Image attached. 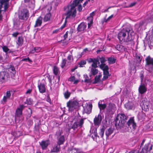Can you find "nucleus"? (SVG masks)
<instances>
[{"mask_svg":"<svg viewBox=\"0 0 153 153\" xmlns=\"http://www.w3.org/2000/svg\"><path fill=\"white\" fill-rule=\"evenodd\" d=\"M145 22V20H142L139 23V27H142V26L144 24Z\"/></svg>","mask_w":153,"mask_h":153,"instance_id":"46","label":"nucleus"},{"mask_svg":"<svg viewBox=\"0 0 153 153\" xmlns=\"http://www.w3.org/2000/svg\"><path fill=\"white\" fill-rule=\"evenodd\" d=\"M146 67L148 69V70L150 73H153V65Z\"/></svg>","mask_w":153,"mask_h":153,"instance_id":"33","label":"nucleus"},{"mask_svg":"<svg viewBox=\"0 0 153 153\" xmlns=\"http://www.w3.org/2000/svg\"><path fill=\"white\" fill-rule=\"evenodd\" d=\"M76 152L77 151L75 148H72L68 151V153H76Z\"/></svg>","mask_w":153,"mask_h":153,"instance_id":"35","label":"nucleus"},{"mask_svg":"<svg viewBox=\"0 0 153 153\" xmlns=\"http://www.w3.org/2000/svg\"><path fill=\"white\" fill-rule=\"evenodd\" d=\"M95 59H93L92 58H90L88 60V62L89 63L93 62L94 61Z\"/></svg>","mask_w":153,"mask_h":153,"instance_id":"61","label":"nucleus"},{"mask_svg":"<svg viewBox=\"0 0 153 153\" xmlns=\"http://www.w3.org/2000/svg\"><path fill=\"white\" fill-rule=\"evenodd\" d=\"M130 152L132 153H139V151L136 150H133Z\"/></svg>","mask_w":153,"mask_h":153,"instance_id":"62","label":"nucleus"},{"mask_svg":"<svg viewBox=\"0 0 153 153\" xmlns=\"http://www.w3.org/2000/svg\"><path fill=\"white\" fill-rule=\"evenodd\" d=\"M65 140L64 137L63 135L60 136L58 138V144L59 145L62 144Z\"/></svg>","mask_w":153,"mask_h":153,"instance_id":"23","label":"nucleus"},{"mask_svg":"<svg viewBox=\"0 0 153 153\" xmlns=\"http://www.w3.org/2000/svg\"><path fill=\"white\" fill-rule=\"evenodd\" d=\"M75 76H73L70 77L69 79L68 80L69 81H71V82H73V81L75 80Z\"/></svg>","mask_w":153,"mask_h":153,"instance_id":"53","label":"nucleus"},{"mask_svg":"<svg viewBox=\"0 0 153 153\" xmlns=\"http://www.w3.org/2000/svg\"><path fill=\"white\" fill-rule=\"evenodd\" d=\"M99 106V108L100 109V111H101L102 110H103L105 108L106 106Z\"/></svg>","mask_w":153,"mask_h":153,"instance_id":"56","label":"nucleus"},{"mask_svg":"<svg viewBox=\"0 0 153 153\" xmlns=\"http://www.w3.org/2000/svg\"><path fill=\"white\" fill-rule=\"evenodd\" d=\"M9 70L11 71V72H13V74L15 73V68L13 66H11L9 68Z\"/></svg>","mask_w":153,"mask_h":153,"instance_id":"47","label":"nucleus"},{"mask_svg":"<svg viewBox=\"0 0 153 153\" xmlns=\"http://www.w3.org/2000/svg\"><path fill=\"white\" fill-rule=\"evenodd\" d=\"M58 70L57 67L56 66H54L53 68V71L54 74L55 75H56L58 73Z\"/></svg>","mask_w":153,"mask_h":153,"instance_id":"40","label":"nucleus"},{"mask_svg":"<svg viewBox=\"0 0 153 153\" xmlns=\"http://www.w3.org/2000/svg\"><path fill=\"white\" fill-rule=\"evenodd\" d=\"M147 89L144 84H142L138 88V91L140 94H143L145 93Z\"/></svg>","mask_w":153,"mask_h":153,"instance_id":"13","label":"nucleus"},{"mask_svg":"<svg viewBox=\"0 0 153 153\" xmlns=\"http://www.w3.org/2000/svg\"><path fill=\"white\" fill-rule=\"evenodd\" d=\"M4 5V11H5L8 8V4L7 3H5Z\"/></svg>","mask_w":153,"mask_h":153,"instance_id":"48","label":"nucleus"},{"mask_svg":"<svg viewBox=\"0 0 153 153\" xmlns=\"http://www.w3.org/2000/svg\"><path fill=\"white\" fill-rule=\"evenodd\" d=\"M93 23V20L92 19H91L90 23H88V27L89 28L92 25V24Z\"/></svg>","mask_w":153,"mask_h":153,"instance_id":"64","label":"nucleus"},{"mask_svg":"<svg viewBox=\"0 0 153 153\" xmlns=\"http://www.w3.org/2000/svg\"><path fill=\"white\" fill-rule=\"evenodd\" d=\"M104 76L103 78V80H104L107 79L109 76L111 75L108 71H105L103 72Z\"/></svg>","mask_w":153,"mask_h":153,"instance_id":"24","label":"nucleus"},{"mask_svg":"<svg viewBox=\"0 0 153 153\" xmlns=\"http://www.w3.org/2000/svg\"><path fill=\"white\" fill-rule=\"evenodd\" d=\"M67 107H68V110L70 111L74 110L75 108L74 106H67Z\"/></svg>","mask_w":153,"mask_h":153,"instance_id":"52","label":"nucleus"},{"mask_svg":"<svg viewBox=\"0 0 153 153\" xmlns=\"http://www.w3.org/2000/svg\"><path fill=\"white\" fill-rule=\"evenodd\" d=\"M141 108L142 110L145 111H148L149 109L148 106H142Z\"/></svg>","mask_w":153,"mask_h":153,"instance_id":"38","label":"nucleus"},{"mask_svg":"<svg viewBox=\"0 0 153 153\" xmlns=\"http://www.w3.org/2000/svg\"><path fill=\"white\" fill-rule=\"evenodd\" d=\"M113 132V129L111 128H109L105 132V134L107 137H108Z\"/></svg>","mask_w":153,"mask_h":153,"instance_id":"26","label":"nucleus"},{"mask_svg":"<svg viewBox=\"0 0 153 153\" xmlns=\"http://www.w3.org/2000/svg\"><path fill=\"white\" fill-rule=\"evenodd\" d=\"M144 72L143 71H142L140 74V77L141 79V82H142L143 80L144 75Z\"/></svg>","mask_w":153,"mask_h":153,"instance_id":"39","label":"nucleus"},{"mask_svg":"<svg viewBox=\"0 0 153 153\" xmlns=\"http://www.w3.org/2000/svg\"><path fill=\"white\" fill-rule=\"evenodd\" d=\"M110 64H113L115 62L116 59L113 57H110L108 59Z\"/></svg>","mask_w":153,"mask_h":153,"instance_id":"32","label":"nucleus"},{"mask_svg":"<svg viewBox=\"0 0 153 153\" xmlns=\"http://www.w3.org/2000/svg\"><path fill=\"white\" fill-rule=\"evenodd\" d=\"M101 76L102 75L101 74H100L98 76H96L95 78V80L93 83L94 84H95L98 82L99 81L100 79Z\"/></svg>","mask_w":153,"mask_h":153,"instance_id":"27","label":"nucleus"},{"mask_svg":"<svg viewBox=\"0 0 153 153\" xmlns=\"http://www.w3.org/2000/svg\"><path fill=\"white\" fill-rule=\"evenodd\" d=\"M25 103L27 105H32L33 104V101L31 98L27 99L26 101L25 102Z\"/></svg>","mask_w":153,"mask_h":153,"instance_id":"30","label":"nucleus"},{"mask_svg":"<svg viewBox=\"0 0 153 153\" xmlns=\"http://www.w3.org/2000/svg\"><path fill=\"white\" fill-rule=\"evenodd\" d=\"M125 107L128 110L132 109L133 108V106H125Z\"/></svg>","mask_w":153,"mask_h":153,"instance_id":"50","label":"nucleus"},{"mask_svg":"<svg viewBox=\"0 0 153 153\" xmlns=\"http://www.w3.org/2000/svg\"><path fill=\"white\" fill-rule=\"evenodd\" d=\"M3 51L5 52H7L8 51L9 49L6 46H4L2 47Z\"/></svg>","mask_w":153,"mask_h":153,"instance_id":"42","label":"nucleus"},{"mask_svg":"<svg viewBox=\"0 0 153 153\" xmlns=\"http://www.w3.org/2000/svg\"><path fill=\"white\" fill-rule=\"evenodd\" d=\"M84 122V119H79L77 121L73 123L70 128H69V130H70L71 128H72L74 130H75L78 128H81L82 127Z\"/></svg>","mask_w":153,"mask_h":153,"instance_id":"4","label":"nucleus"},{"mask_svg":"<svg viewBox=\"0 0 153 153\" xmlns=\"http://www.w3.org/2000/svg\"><path fill=\"white\" fill-rule=\"evenodd\" d=\"M51 16V14L49 13L46 14L44 18V21H47L50 20V17Z\"/></svg>","mask_w":153,"mask_h":153,"instance_id":"28","label":"nucleus"},{"mask_svg":"<svg viewBox=\"0 0 153 153\" xmlns=\"http://www.w3.org/2000/svg\"><path fill=\"white\" fill-rule=\"evenodd\" d=\"M83 0H74L73 1V3L71 4V5L69 6V11L68 13V17L71 15L70 13H71V16L73 17H74L76 15V7L79 4L80 2H82Z\"/></svg>","mask_w":153,"mask_h":153,"instance_id":"3","label":"nucleus"},{"mask_svg":"<svg viewBox=\"0 0 153 153\" xmlns=\"http://www.w3.org/2000/svg\"><path fill=\"white\" fill-rule=\"evenodd\" d=\"M69 32L68 31H67L66 33L64 35V37L65 39L68 36V35Z\"/></svg>","mask_w":153,"mask_h":153,"instance_id":"63","label":"nucleus"},{"mask_svg":"<svg viewBox=\"0 0 153 153\" xmlns=\"http://www.w3.org/2000/svg\"><path fill=\"white\" fill-rule=\"evenodd\" d=\"M66 63V61L65 59H64L62 60V65H61V67L62 68H63L65 66V65Z\"/></svg>","mask_w":153,"mask_h":153,"instance_id":"43","label":"nucleus"},{"mask_svg":"<svg viewBox=\"0 0 153 153\" xmlns=\"http://www.w3.org/2000/svg\"><path fill=\"white\" fill-rule=\"evenodd\" d=\"M23 39L22 36H19L18 37V42L17 44L19 45H22L23 44Z\"/></svg>","mask_w":153,"mask_h":153,"instance_id":"29","label":"nucleus"},{"mask_svg":"<svg viewBox=\"0 0 153 153\" xmlns=\"http://www.w3.org/2000/svg\"><path fill=\"white\" fill-rule=\"evenodd\" d=\"M9 0H1V3L2 4H3L5 3H7Z\"/></svg>","mask_w":153,"mask_h":153,"instance_id":"58","label":"nucleus"},{"mask_svg":"<svg viewBox=\"0 0 153 153\" xmlns=\"http://www.w3.org/2000/svg\"><path fill=\"white\" fill-rule=\"evenodd\" d=\"M79 104L77 101L76 100H70L67 103V105H77Z\"/></svg>","mask_w":153,"mask_h":153,"instance_id":"21","label":"nucleus"},{"mask_svg":"<svg viewBox=\"0 0 153 153\" xmlns=\"http://www.w3.org/2000/svg\"><path fill=\"white\" fill-rule=\"evenodd\" d=\"M98 67V66L97 65V64L94 61L91 64V67H90V68H96Z\"/></svg>","mask_w":153,"mask_h":153,"instance_id":"41","label":"nucleus"},{"mask_svg":"<svg viewBox=\"0 0 153 153\" xmlns=\"http://www.w3.org/2000/svg\"><path fill=\"white\" fill-rule=\"evenodd\" d=\"M100 67L103 70V72L105 71H108V66L106 65L105 64H101L100 65Z\"/></svg>","mask_w":153,"mask_h":153,"instance_id":"22","label":"nucleus"},{"mask_svg":"<svg viewBox=\"0 0 153 153\" xmlns=\"http://www.w3.org/2000/svg\"><path fill=\"white\" fill-rule=\"evenodd\" d=\"M11 94L10 91H7L6 93V95L4 96L2 100H1L2 104H4L7 102V100L10 99Z\"/></svg>","mask_w":153,"mask_h":153,"instance_id":"11","label":"nucleus"},{"mask_svg":"<svg viewBox=\"0 0 153 153\" xmlns=\"http://www.w3.org/2000/svg\"><path fill=\"white\" fill-rule=\"evenodd\" d=\"M86 63V62L85 60H82L79 63V65L80 67H82L83 65H85Z\"/></svg>","mask_w":153,"mask_h":153,"instance_id":"37","label":"nucleus"},{"mask_svg":"<svg viewBox=\"0 0 153 153\" xmlns=\"http://www.w3.org/2000/svg\"><path fill=\"white\" fill-rule=\"evenodd\" d=\"M86 27V25L84 22H82L78 26L77 30L78 32H82L85 30Z\"/></svg>","mask_w":153,"mask_h":153,"instance_id":"14","label":"nucleus"},{"mask_svg":"<svg viewBox=\"0 0 153 153\" xmlns=\"http://www.w3.org/2000/svg\"><path fill=\"white\" fill-rule=\"evenodd\" d=\"M71 5V4L70 5H68L67 6V8H68V11H67V12H66V13H65V15L66 16V17L65 18V23H64V25L61 26V29H62L63 28H64L65 26L66 25V22H67V19H68L69 18H71H71H74L75 17L76 15L74 16V17H73L71 15H70V16L68 17V11H69V6H70ZM71 13H70V14L71 15Z\"/></svg>","mask_w":153,"mask_h":153,"instance_id":"15","label":"nucleus"},{"mask_svg":"<svg viewBox=\"0 0 153 153\" xmlns=\"http://www.w3.org/2000/svg\"><path fill=\"white\" fill-rule=\"evenodd\" d=\"M88 51V50L87 48H85L83 50V51L81 53L82 55H80L81 56L82 55H84L85 53L87 52V51Z\"/></svg>","mask_w":153,"mask_h":153,"instance_id":"54","label":"nucleus"},{"mask_svg":"<svg viewBox=\"0 0 153 153\" xmlns=\"http://www.w3.org/2000/svg\"><path fill=\"white\" fill-rule=\"evenodd\" d=\"M70 94L71 93L67 91L64 94L65 97L66 99H68L70 97Z\"/></svg>","mask_w":153,"mask_h":153,"instance_id":"36","label":"nucleus"},{"mask_svg":"<svg viewBox=\"0 0 153 153\" xmlns=\"http://www.w3.org/2000/svg\"><path fill=\"white\" fill-rule=\"evenodd\" d=\"M9 78L8 74L5 71L0 72V84H2L7 82Z\"/></svg>","mask_w":153,"mask_h":153,"instance_id":"5","label":"nucleus"},{"mask_svg":"<svg viewBox=\"0 0 153 153\" xmlns=\"http://www.w3.org/2000/svg\"><path fill=\"white\" fill-rule=\"evenodd\" d=\"M105 131V128L103 127L102 128L100 129V131L99 133V134L100 136L102 138L104 134Z\"/></svg>","mask_w":153,"mask_h":153,"instance_id":"31","label":"nucleus"},{"mask_svg":"<svg viewBox=\"0 0 153 153\" xmlns=\"http://www.w3.org/2000/svg\"><path fill=\"white\" fill-rule=\"evenodd\" d=\"M135 33L131 28H123L119 33L118 38L120 42H133Z\"/></svg>","mask_w":153,"mask_h":153,"instance_id":"1","label":"nucleus"},{"mask_svg":"<svg viewBox=\"0 0 153 153\" xmlns=\"http://www.w3.org/2000/svg\"><path fill=\"white\" fill-rule=\"evenodd\" d=\"M25 107L24 106H20L18 107L16 110L15 116L17 117H20L22 114V111Z\"/></svg>","mask_w":153,"mask_h":153,"instance_id":"9","label":"nucleus"},{"mask_svg":"<svg viewBox=\"0 0 153 153\" xmlns=\"http://www.w3.org/2000/svg\"><path fill=\"white\" fill-rule=\"evenodd\" d=\"M83 106L85 113L89 114L91 112L92 106Z\"/></svg>","mask_w":153,"mask_h":153,"instance_id":"18","label":"nucleus"},{"mask_svg":"<svg viewBox=\"0 0 153 153\" xmlns=\"http://www.w3.org/2000/svg\"><path fill=\"white\" fill-rule=\"evenodd\" d=\"M99 60L101 63V64H104V63L105 62V58L103 57H102L101 58H99Z\"/></svg>","mask_w":153,"mask_h":153,"instance_id":"44","label":"nucleus"},{"mask_svg":"<svg viewBox=\"0 0 153 153\" xmlns=\"http://www.w3.org/2000/svg\"><path fill=\"white\" fill-rule=\"evenodd\" d=\"M100 60H99V59H94V61L97 64V65H99L100 66Z\"/></svg>","mask_w":153,"mask_h":153,"instance_id":"57","label":"nucleus"},{"mask_svg":"<svg viewBox=\"0 0 153 153\" xmlns=\"http://www.w3.org/2000/svg\"><path fill=\"white\" fill-rule=\"evenodd\" d=\"M84 77L85 78V82L86 83H91V79H89L87 75H84Z\"/></svg>","mask_w":153,"mask_h":153,"instance_id":"34","label":"nucleus"},{"mask_svg":"<svg viewBox=\"0 0 153 153\" xmlns=\"http://www.w3.org/2000/svg\"><path fill=\"white\" fill-rule=\"evenodd\" d=\"M60 148V145H57L55 146L51 150V152H57L59 151Z\"/></svg>","mask_w":153,"mask_h":153,"instance_id":"25","label":"nucleus"},{"mask_svg":"<svg viewBox=\"0 0 153 153\" xmlns=\"http://www.w3.org/2000/svg\"><path fill=\"white\" fill-rule=\"evenodd\" d=\"M152 146V145L149 143L146 144L142 149V153H149V151H151Z\"/></svg>","mask_w":153,"mask_h":153,"instance_id":"7","label":"nucleus"},{"mask_svg":"<svg viewBox=\"0 0 153 153\" xmlns=\"http://www.w3.org/2000/svg\"><path fill=\"white\" fill-rule=\"evenodd\" d=\"M50 143L49 141L48 140L42 141L41 142L39 143L40 145L43 150L46 149Z\"/></svg>","mask_w":153,"mask_h":153,"instance_id":"10","label":"nucleus"},{"mask_svg":"<svg viewBox=\"0 0 153 153\" xmlns=\"http://www.w3.org/2000/svg\"><path fill=\"white\" fill-rule=\"evenodd\" d=\"M82 5L81 4L79 5L78 6V10L79 12H80L82 11Z\"/></svg>","mask_w":153,"mask_h":153,"instance_id":"59","label":"nucleus"},{"mask_svg":"<svg viewBox=\"0 0 153 153\" xmlns=\"http://www.w3.org/2000/svg\"><path fill=\"white\" fill-rule=\"evenodd\" d=\"M62 133V131L59 130L58 131L56 132L55 135L57 137L60 136L61 135Z\"/></svg>","mask_w":153,"mask_h":153,"instance_id":"49","label":"nucleus"},{"mask_svg":"<svg viewBox=\"0 0 153 153\" xmlns=\"http://www.w3.org/2000/svg\"><path fill=\"white\" fill-rule=\"evenodd\" d=\"M113 15H111L109 17H108L107 19H106L105 20V22H107L109 20L111 19L113 17Z\"/></svg>","mask_w":153,"mask_h":153,"instance_id":"60","label":"nucleus"},{"mask_svg":"<svg viewBox=\"0 0 153 153\" xmlns=\"http://www.w3.org/2000/svg\"><path fill=\"white\" fill-rule=\"evenodd\" d=\"M34 49L35 52L37 53L39 52L41 50V48L40 47H35Z\"/></svg>","mask_w":153,"mask_h":153,"instance_id":"51","label":"nucleus"},{"mask_svg":"<svg viewBox=\"0 0 153 153\" xmlns=\"http://www.w3.org/2000/svg\"><path fill=\"white\" fill-rule=\"evenodd\" d=\"M38 87L40 93H43L45 92L46 88L44 84L40 83L38 85Z\"/></svg>","mask_w":153,"mask_h":153,"instance_id":"16","label":"nucleus"},{"mask_svg":"<svg viewBox=\"0 0 153 153\" xmlns=\"http://www.w3.org/2000/svg\"><path fill=\"white\" fill-rule=\"evenodd\" d=\"M136 57L138 62L139 63H140L142 59V58L140 56L137 55Z\"/></svg>","mask_w":153,"mask_h":153,"instance_id":"45","label":"nucleus"},{"mask_svg":"<svg viewBox=\"0 0 153 153\" xmlns=\"http://www.w3.org/2000/svg\"><path fill=\"white\" fill-rule=\"evenodd\" d=\"M128 126L130 128H135L136 127V124L134 122V120L133 118H131L128 120L127 123Z\"/></svg>","mask_w":153,"mask_h":153,"instance_id":"12","label":"nucleus"},{"mask_svg":"<svg viewBox=\"0 0 153 153\" xmlns=\"http://www.w3.org/2000/svg\"><path fill=\"white\" fill-rule=\"evenodd\" d=\"M146 67H147L149 65H153V59L149 56L146 59Z\"/></svg>","mask_w":153,"mask_h":153,"instance_id":"17","label":"nucleus"},{"mask_svg":"<svg viewBox=\"0 0 153 153\" xmlns=\"http://www.w3.org/2000/svg\"><path fill=\"white\" fill-rule=\"evenodd\" d=\"M29 16L28 10L26 9H25L21 10L19 13V17L20 19L26 20L28 17Z\"/></svg>","mask_w":153,"mask_h":153,"instance_id":"6","label":"nucleus"},{"mask_svg":"<svg viewBox=\"0 0 153 153\" xmlns=\"http://www.w3.org/2000/svg\"><path fill=\"white\" fill-rule=\"evenodd\" d=\"M90 74L89 76L91 77L92 75L94 76L96 75L98 72V70L96 68H90Z\"/></svg>","mask_w":153,"mask_h":153,"instance_id":"20","label":"nucleus"},{"mask_svg":"<svg viewBox=\"0 0 153 153\" xmlns=\"http://www.w3.org/2000/svg\"><path fill=\"white\" fill-rule=\"evenodd\" d=\"M52 9V7L50 5H49L47 7V10L48 12H50Z\"/></svg>","mask_w":153,"mask_h":153,"instance_id":"55","label":"nucleus"},{"mask_svg":"<svg viewBox=\"0 0 153 153\" xmlns=\"http://www.w3.org/2000/svg\"><path fill=\"white\" fill-rule=\"evenodd\" d=\"M42 18L41 16L39 17L37 19L35 25H34L35 27L40 26L42 23Z\"/></svg>","mask_w":153,"mask_h":153,"instance_id":"19","label":"nucleus"},{"mask_svg":"<svg viewBox=\"0 0 153 153\" xmlns=\"http://www.w3.org/2000/svg\"><path fill=\"white\" fill-rule=\"evenodd\" d=\"M102 120V117L99 114L96 116L94 119V125L95 126H99Z\"/></svg>","mask_w":153,"mask_h":153,"instance_id":"8","label":"nucleus"},{"mask_svg":"<svg viewBox=\"0 0 153 153\" xmlns=\"http://www.w3.org/2000/svg\"><path fill=\"white\" fill-rule=\"evenodd\" d=\"M126 119V116L124 114H118L115 120V124L116 127L120 128L123 127Z\"/></svg>","mask_w":153,"mask_h":153,"instance_id":"2","label":"nucleus"}]
</instances>
